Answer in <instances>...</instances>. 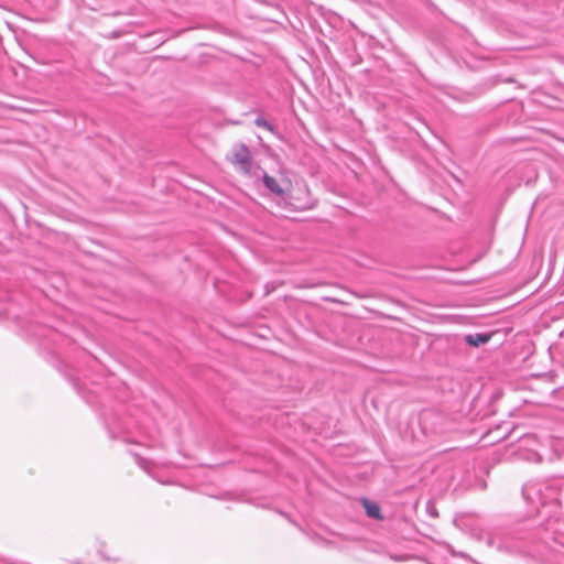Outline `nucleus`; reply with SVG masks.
Wrapping results in <instances>:
<instances>
[{
    "label": "nucleus",
    "instance_id": "nucleus-8",
    "mask_svg": "<svg viewBox=\"0 0 564 564\" xmlns=\"http://www.w3.org/2000/svg\"><path fill=\"white\" fill-rule=\"evenodd\" d=\"M134 456H135V458H137L138 463H139V464H141V462H142L143 459H142L139 455H137V454H135Z\"/></svg>",
    "mask_w": 564,
    "mask_h": 564
},
{
    "label": "nucleus",
    "instance_id": "nucleus-6",
    "mask_svg": "<svg viewBox=\"0 0 564 564\" xmlns=\"http://www.w3.org/2000/svg\"><path fill=\"white\" fill-rule=\"evenodd\" d=\"M254 124L261 128H264L271 132L274 131L273 124H271L268 120H265L263 117H257L254 120Z\"/></svg>",
    "mask_w": 564,
    "mask_h": 564
},
{
    "label": "nucleus",
    "instance_id": "nucleus-2",
    "mask_svg": "<svg viewBox=\"0 0 564 564\" xmlns=\"http://www.w3.org/2000/svg\"><path fill=\"white\" fill-rule=\"evenodd\" d=\"M228 161L232 165L238 166L239 170L245 174H249L251 172L253 163L252 156L247 144L242 142L234 147L231 156L228 158Z\"/></svg>",
    "mask_w": 564,
    "mask_h": 564
},
{
    "label": "nucleus",
    "instance_id": "nucleus-4",
    "mask_svg": "<svg viewBox=\"0 0 564 564\" xmlns=\"http://www.w3.org/2000/svg\"><path fill=\"white\" fill-rule=\"evenodd\" d=\"M490 339H491V334H487V333L467 334L464 337L465 343L471 347H479L481 345H485Z\"/></svg>",
    "mask_w": 564,
    "mask_h": 564
},
{
    "label": "nucleus",
    "instance_id": "nucleus-3",
    "mask_svg": "<svg viewBox=\"0 0 564 564\" xmlns=\"http://www.w3.org/2000/svg\"><path fill=\"white\" fill-rule=\"evenodd\" d=\"M262 182L267 189H269L272 194L279 196L281 199L284 197L286 191L280 186L278 181L270 176L267 172H263Z\"/></svg>",
    "mask_w": 564,
    "mask_h": 564
},
{
    "label": "nucleus",
    "instance_id": "nucleus-7",
    "mask_svg": "<svg viewBox=\"0 0 564 564\" xmlns=\"http://www.w3.org/2000/svg\"><path fill=\"white\" fill-rule=\"evenodd\" d=\"M124 34L122 30H117L107 35V39H119Z\"/></svg>",
    "mask_w": 564,
    "mask_h": 564
},
{
    "label": "nucleus",
    "instance_id": "nucleus-5",
    "mask_svg": "<svg viewBox=\"0 0 564 564\" xmlns=\"http://www.w3.org/2000/svg\"><path fill=\"white\" fill-rule=\"evenodd\" d=\"M362 505L366 511V514L371 519H382L381 509L378 503L370 501L367 498L362 499Z\"/></svg>",
    "mask_w": 564,
    "mask_h": 564
},
{
    "label": "nucleus",
    "instance_id": "nucleus-1",
    "mask_svg": "<svg viewBox=\"0 0 564 564\" xmlns=\"http://www.w3.org/2000/svg\"><path fill=\"white\" fill-rule=\"evenodd\" d=\"M284 207L295 212L312 209L316 206L317 200L311 196L306 185L297 186L285 193L281 200Z\"/></svg>",
    "mask_w": 564,
    "mask_h": 564
}]
</instances>
